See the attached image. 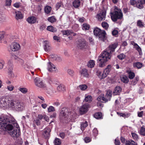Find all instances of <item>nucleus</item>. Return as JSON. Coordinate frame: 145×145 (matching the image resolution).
Masks as SVG:
<instances>
[{"label":"nucleus","mask_w":145,"mask_h":145,"mask_svg":"<svg viewBox=\"0 0 145 145\" xmlns=\"http://www.w3.org/2000/svg\"><path fill=\"white\" fill-rule=\"evenodd\" d=\"M19 125L15 119L12 116H5L0 118V129L11 131L9 134L14 137H18L20 134Z\"/></svg>","instance_id":"obj_1"},{"label":"nucleus","mask_w":145,"mask_h":145,"mask_svg":"<svg viewBox=\"0 0 145 145\" xmlns=\"http://www.w3.org/2000/svg\"><path fill=\"white\" fill-rule=\"evenodd\" d=\"M118 45L117 43L111 44L106 50L102 52L97 60L98 62H100L99 65L100 67H103L105 65L106 62L111 58L112 53L115 51Z\"/></svg>","instance_id":"obj_2"},{"label":"nucleus","mask_w":145,"mask_h":145,"mask_svg":"<svg viewBox=\"0 0 145 145\" xmlns=\"http://www.w3.org/2000/svg\"><path fill=\"white\" fill-rule=\"evenodd\" d=\"M114 8L113 11L110 12V16L112 20L116 22L118 20L121 19L123 18V15L121 9L116 6H114Z\"/></svg>","instance_id":"obj_3"},{"label":"nucleus","mask_w":145,"mask_h":145,"mask_svg":"<svg viewBox=\"0 0 145 145\" xmlns=\"http://www.w3.org/2000/svg\"><path fill=\"white\" fill-rule=\"evenodd\" d=\"M10 105L13 110L17 111H22L24 109L23 105L18 102L11 100Z\"/></svg>","instance_id":"obj_4"},{"label":"nucleus","mask_w":145,"mask_h":145,"mask_svg":"<svg viewBox=\"0 0 145 145\" xmlns=\"http://www.w3.org/2000/svg\"><path fill=\"white\" fill-rule=\"evenodd\" d=\"M111 68V66L108 65L107 67L105 69L103 73H102V72L100 71H98L97 72V76L101 79L104 78L107 76V75L109 74Z\"/></svg>","instance_id":"obj_5"},{"label":"nucleus","mask_w":145,"mask_h":145,"mask_svg":"<svg viewBox=\"0 0 145 145\" xmlns=\"http://www.w3.org/2000/svg\"><path fill=\"white\" fill-rule=\"evenodd\" d=\"M93 32L95 35L98 36L99 40L104 41L106 34L105 31L101 30L98 28L96 27L94 29Z\"/></svg>","instance_id":"obj_6"},{"label":"nucleus","mask_w":145,"mask_h":145,"mask_svg":"<svg viewBox=\"0 0 145 145\" xmlns=\"http://www.w3.org/2000/svg\"><path fill=\"white\" fill-rule=\"evenodd\" d=\"M69 114L67 108H63L59 114L60 120L61 121L66 120L68 117Z\"/></svg>","instance_id":"obj_7"},{"label":"nucleus","mask_w":145,"mask_h":145,"mask_svg":"<svg viewBox=\"0 0 145 145\" xmlns=\"http://www.w3.org/2000/svg\"><path fill=\"white\" fill-rule=\"evenodd\" d=\"M77 47L79 49L84 50L88 48L87 43L84 39H79L78 40Z\"/></svg>","instance_id":"obj_8"},{"label":"nucleus","mask_w":145,"mask_h":145,"mask_svg":"<svg viewBox=\"0 0 145 145\" xmlns=\"http://www.w3.org/2000/svg\"><path fill=\"white\" fill-rule=\"evenodd\" d=\"M47 69L50 72L57 73L59 71L58 69L56 66L50 61L47 63Z\"/></svg>","instance_id":"obj_9"},{"label":"nucleus","mask_w":145,"mask_h":145,"mask_svg":"<svg viewBox=\"0 0 145 145\" xmlns=\"http://www.w3.org/2000/svg\"><path fill=\"white\" fill-rule=\"evenodd\" d=\"M34 82L35 85L39 88H43L44 87V85L42 80L39 77L35 78Z\"/></svg>","instance_id":"obj_10"},{"label":"nucleus","mask_w":145,"mask_h":145,"mask_svg":"<svg viewBox=\"0 0 145 145\" xmlns=\"http://www.w3.org/2000/svg\"><path fill=\"white\" fill-rule=\"evenodd\" d=\"M89 106V105L88 103L85 104L82 106L80 108V113L82 114L85 113L88 111Z\"/></svg>","instance_id":"obj_11"},{"label":"nucleus","mask_w":145,"mask_h":145,"mask_svg":"<svg viewBox=\"0 0 145 145\" xmlns=\"http://www.w3.org/2000/svg\"><path fill=\"white\" fill-rule=\"evenodd\" d=\"M20 48V44L16 42L12 43L10 45V49L12 51L15 52L19 50Z\"/></svg>","instance_id":"obj_12"},{"label":"nucleus","mask_w":145,"mask_h":145,"mask_svg":"<svg viewBox=\"0 0 145 145\" xmlns=\"http://www.w3.org/2000/svg\"><path fill=\"white\" fill-rule=\"evenodd\" d=\"M106 13L105 12H101L98 14L96 16V18L99 21L104 20L105 19Z\"/></svg>","instance_id":"obj_13"},{"label":"nucleus","mask_w":145,"mask_h":145,"mask_svg":"<svg viewBox=\"0 0 145 145\" xmlns=\"http://www.w3.org/2000/svg\"><path fill=\"white\" fill-rule=\"evenodd\" d=\"M112 94V92L111 90H109L107 91L105 97V103L110 101Z\"/></svg>","instance_id":"obj_14"},{"label":"nucleus","mask_w":145,"mask_h":145,"mask_svg":"<svg viewBox=\"0 0 145 145\" xmlns=\"http://www.w3.org/2000/svg\"><path fill=\"white\" fill-rule=\"evenodd\" d=\"M37 18L34 16H31L29 17L27 19V21L29 24H34L37 21Z\"/></svg>","instance_id":"obj_15"},{"label":"nucleus","mask_w":145,"mask_h":145,"mask_svg":"<svg viewBox=\"0 0 145 145\" xmlns=\"http://www.w3.org/2000/svg\"><path fill=\"white\" fill-rule=\"evenodd\" d=\"M15 18L17 20L22 19L23 18V16L22 13L20 11L15 12Z\"/></svg>","instance_id":"obj_16"},{"label":"nucleus","mask_w":145,"mask_h":145,"mask_svg":"<svg viewBox=\"0 0 145 145\" xmlns=\"http://www.w3.org/2000/svg\"><path fill=\"white\" fill-rule=\"evenodd\" d=\"M81 75L84 77H88L89 76V74L88 72V71L86 69H83L80 72Z\"/></svg>","instance_id":"obj_17"},{"label":"nucleus","mask_w":145,"mask_h":145,"mask_svg":"<svg viewBox=\"0 0 145 145\" xmlns=\"http://www.w3.org/2000/svg\"><path fill=\"white\" fill-rule=\"evenodd\" d=\"M121 91V88L119 86H117L115 87L113 93L114 95H119Z\"/></svg>","instance_id":"obj_18"},{"label":"nucleus","mask_w":145,"mask_h":145,"mask_svg":"<svg viewBox=\"0 0 145 145\" xmlns=\"http://www.w3.org/2000/svg\"><path fill=\"white\" fill-rule=\"evenodd\" d=\"M65 90L64 86L62 84H60L57 87V91L59 92H63Z\"/></svg>","instance_id":"obj_19"},{"label":"nucleus","mask_w":145,"mask_h":145,"mask_svg":"<svg viewBox=\"0 0 145 145\" xmlns=\"http://www.w3.org/2000/svg\"><path fill=\"white\" fill-rule=\"evenodd\" d=\"M117 114L119 116H122L124 118H128L130 115V114L129 113H122L117 112Z\"/></svg>","instance_id":"obj_20"},{"label":"nucleus","mask_w":145,"mask_h":145,"mask_svg":"<svg viewBox=\"0 0 145 145\" xmlns=\"http://www.w3.org/2000/svg\"><path fill=\"white\" fill-rule=\"evenodd\" d=\"M54 145H61V141L60 139L56 137L53 141Z\"/></svg>","instance_id":"obj_21"},{"label":"nucleus","mask_w":145,"mask_h":145,"mask_svg":"<svg viewBox=\"0 0 145 145\" xmlns=\"http://www.w3.org/2000/svg\"><path fill=\"white\" fill-rule=\"evenodd\" d=\"M121 79L122 82L125 83H127L129 82L128 78L125 75H123L121 76Z\"/></svg>","instance_id":"obj_22"},{"label":"nucleus","mask_w":145,"mask_h":145,"mask_svg":"<svg viewBox=\"0 0 145 145\" xmlns=\"http://www.w3.org/2000/svg\"><path fill=\"white\" fill-rule=\"evenodd\" d=\"M51 44L48 41H46V52H49L51 50Z\"/></svg>","instance_id":"obj_23"},{"label":"nucleus","mask_w":145,"mask_h":145,"mask_svg":"<svg viewBox=\"0 0 145 145\" xmlns=\"http://www.w3.org/2000/svg\"><path fill=\"white\" fill-rule=\"evenodd\" d=\"M80 0H75L73 3V5L74 7L77 8L80 6Z\"/></svg>","instance_id":"obj_24"},{"label":"nucleus","mask_w":145,"mask_h":145,"mask_svg":"<svg viewBox=\"0 0 145 145\" xmlns=\"http://www.w3.org/2000/svg\"><path fill=\"white\" fill-rule=\"evenodd\" d=\"M47 29L53 33L56 32L57 31V29L56 28L54 27H53L51 25L48 26L47 28Z\"/></svg>","instance_id":"obj_25"},{"label":"nucleus","mask_w":145,"mask_h":145,"mask_svg":"<svg viewBox=\"0 0 145 145\" xmlns=\"http://www.w3.org/2000/svg\"><path fill=\"white\" fill-rule=\"evenodd\" d=\"M95 65L94 61L93 60H90L88 63L87 66L89 67L92 68L94 67Z\"/></svg>","instance_id":"obj_26"},{"label":"nucleus","mask_w":145,"mask_h":145,"mask_svg":"<svg viewBox=\"0 0 145 145\" xmlns=\"http://www.w3.org/2000/svg\"><path fill=\"white\" fill-rule=\"evenodd\" d=\"M136 7L139 9H142L144 7L143 4H142L140 0H138L137 1Z\"/></svg>","instance_id":"obj_27"},{"label":"nucleus","mask_w":145,"mask_h":145,"mask_svg":"<svg viewBox=\"0 0 145 145\" xmlns=\"http://www.w3.org/2000/svg\"><path fill=\"white\" fill-rule=\"evenodd\" d=\"M23 141L21 138H17L16 140L14 145H22L23 143Z\"/></svg>","instance_id":"obj_28"},{"label":"nucleus","mask_w":145,"mask_h":145,"mask_svg":"<svg viewBox=\"0 0 145 145\" xmlns=\"http://www.w3.org/2000/svg\"><path fill=\"white\" fill-rule=\"evenodd\" d=\"M59 57L57 55L55 54H51L49 56L48 60L49 61L50 59H52L53 60H57Z\"/></svg>","instance_id":"obj_29"},{"label":"nucleus","mask_w":145,"mask_h":145,"mask_svg":"<svg viewBox=\"0 0 145 145\" xmlns=\"http://www.w3.org/2000/svg\"><path fill=\"white\" fill-rule=\"evenodd\" d=\"M125 145H137V143L132 140L126 141Z\"/></svg>","instance_id":"obj_30"},{"label":"nucleus","mask_w":145,"mask_h":145,"mask_svg":"<svg viewBox=\"0 0 145 145\" xmlns=\"http://www.w3.org/2000/svg\"><path fill=\"white\" fill-rule=\"evenodd\" d=\"M133 66L135 67H137L138 69H140L142 66V64L140 62H137L133 64Z\"/></svg>","instance_id":"obj_31"},{"label":"nucleus","mask_w":145,"mask_h":145,"mask_svg":"<svg viewBox=\"0 0 145 145\" xmlns=\"http://www.w3.org/2000/svg\"><path fill=\"white\" fill-rule=\"evenodd\" d=\"M46 139L48 140L50 137V133L51 131V129L50 128L47 127L46 128Z\"/></svg>","instance_id":"obj_32"},{"label":"nucleus","mask_w":145,"mask_h":145,"mask_svg":"<svg viewBox=\"0 0 145 145\" xmlns=\"http://www.w3.org/2000/svg\"><path fill=\"white\" fill-rule=\"evenodd\" d=\"M94 117L97 119H101L102 117V114L101 112H96L94 115Z\"/></svg>","instance_id":"obj_33"},{"label":"nucleus","mask_w":145,"mask_h":145,"mask_svg":"<svg viewBox=\"0 0 145 145\" xmlns=\"http://www.w3.org/2000/svg\"><path fill=\"white\" fill-rule=\"evenodd\" d=\"M105 97H104V95L103 94H101L100 96L97 97V100L98 101H101L102 102L105 103Z\"/></svg>","instance_id":"obj_34"},{"label":"nucleus","mask_w":145,"mask_h":145,"mask_svg":"<svg viewBox=\"0 0 145 145\" xmlns=\"http://www.w3.org/2000/svg\"><path fill=\"white\" fill-rule=\"evenodd\" d=\"M88 125V122L86 121L81 123V129L82 131L84 130V128Z\"/></svg>","instance_id":"obj_35"},{"label":"nucleus","mask_w":145,"mask_h":145,"mask_svg":"<svg viewBox=\"0 0 145 145\" xmlns=\"http://www.w3.org/2000/svg\"><path fill=\"white\" fill-rule=\"evenodd\" d=\"M88 88L87 86L85 84H82L80 85L78 87V88L82 91H84L86 89Z\"/></svg>","instance_id":"obj_36"},{"label":"nucleus","mask_w":145,"mask_h":145,"mask_svg":"<svg viewBox=\"0 0 145 145\" xmlns=\"http://www.w3.org/2000/svg\"><path fill=\"white\" fill-rule=\"evenodd\" d=\"M129 75V78L130 79H133L135 76V73L131 71L127 72Z\"/></svg>","instance_id":"obj_37"},{"label":"nucleus","mask_w":145,"mask_h":145,"mask_svg":"<svg viewBox=\"0 0 145 145\" xmlns=\"http://www.w3.org/2000/svg\"><path fill=\"white\" fill-rule=\"evenodd\" d=\"M48 21L52 23H53L56 21V19L54 16H52L49 17L48 19Z\"/></svg>","instance_id":"obj_38"},{"label":"nucleus","mask_w":145,"mask_h":145,"mask_svg":"<svg viewBox=\"0 0 145 145\" xmlns=\"http://www.w3.org/2000/svg\"><path fill=\"white\" fill-rule=\"evenodd\" d=\"M90 26L89 25L86 24H84L82 26V29L83 30H88L89 29Z\"/></svg>","instance_id":"obj_39"},{"label":"nucleus","mask_w":145,"mask_h":145,"mask_svg":"<svg viewBox=\"0 0 145 145\" xmlns=\"http://www.w3.org/2000/svg\"><path fill=\"white\" fill-rule=\"evenodd\" d=\"M18 90L22 93L24 94H25L28 91L27 89L25 88H20Z\"/></svg>","instance_id":"obj_40"},{"label":"nucleus","mask_w":145,"mask_h":145,"mask_svg":"<svg viewBox=\"0 0 145 145\" xmlns=\"http://www.w3.org/2000/svg\"><path fill=\"white\" fill-rule=\"evenodd\" d=\"M92 97L91 95L86 96L84 99L85 101L90 103L92 101Z\"/></svg>","instance_id":"obj_41"},{"label":"nucleus","mask_w":145,"mask_h":145,"mask_svg":"<svg viewBox=\"0 0 145 145\" xmlns=\"http://www.w3.org/2000/svg\"><path fill=\"white\" fill-rule=\"evenodd\" d=\"M4 104V106H7L8 105L9 102L8 99L7 98H3L2 99Z\"/></svg>","instance_id":"obj_42"},{"label":"nucleus","mask_w":145,"mask_h":145,"mask_svg":"<svg viewBox=\"0 0 145 145\" xmlns=\"http://www.w3.org/2000/svg\"><path fill=\"white\" fill-rule=\"evenodd\" d=\"M139 80V77H138L137 76L135 77V79L132 80V81L131 82V84L133 85H135L137 82Z\"/></svg>","instance_id":"obj_43"},{"label":"nucleus","mask_w":145,"mask_h":145,"mask_svg":"<svg viewBox=\"0 0 145 145\" xmlns=\"http://www.w3.org/2000/svg\"><path fill=\"white\" fill-rule=\"evenodd\" d=\"M117 57L120 59L123 60L125 59V56L123 53H122L118 55Z\"/></svg>","instance_id":"obj_44"},{"label":"nucleus","mask_w":145,"mask_h":145,"mask_svg":"<svg viewBox=\"0 0 145 145\" xmlns=\"http://www.w3.org/2000/svg\"><path fill=\"white\" fill-rule=\"evenodd\" d=\"M5 64L4 61L3 59H0V70L3 69Z\"/></svg>","instance_id":"obj_45"},{"label":"nucleus","mask_w":145,"mask_h":145,"mask_svg":"<svg viewBox=\"0 0 145 145\" xmlns=\"http://www.w3.org/2000/svg\"><path fill=\"white\" fill-rule=\"evenodd\" d=\"M102 25L103 27L105 29H107L108 27V25L105 22H103L101 24Z\"/></svg>","instance_id":"obj_46"},{"label":"nucleus","mask_w":145,"mask_h":145,"mask_svg":"<svg viewBox=\"0 0 145 145\" xmlns=\"http://www.w3.org/2000/svg\"><path fill=\"white\" fill-rule=\"evenodd\" d=\"M52 10L51 7L48 6H46V13L49 14V13Z\"/></svg>","instance_id":"obj_47"},{"label":"nucleus","mask_w":145,"mask_h":145,"mask_svg":"<svg viewBox=\"0 0 145 145\" xmlns=\"http://www.w3.org/2000/svg\"><path fill=\"white\" fill-rule=\"evenodd\" d=\"M140 134L142 135H145V129L143 127H141L140 130Z\"/></svg>","instance_id":"obj_48"},{"label":"nucleus","mask_w":145,"mask_h":145,"mask_svg":"<svg viewBox=\"0 0 145 145\" xmlns=\"http://www.w3.org/2000/svg\"><path fill=\"white\" fill-rule=\"evenodd\" d=\"M137 25L140 27H142L144 26L143 23L140 20H138L137 22Z\"/></svg>","instance_id":"obj_49"},{"label":"nucleus","mask_w":145,"mask_h":145,"mask_svg":"<svg viewBox=\"0 0 145 145\" xmlns=\"http://www.w3.org/2000/svg\"><path fill=\"white\" fill-rule=\"evenodd\" d=\"M14 88V87L12 85H10L8 86H7V89L10 91H12Z\"/></svg>","instance_id":"obj_50"},{"label":"nucleus","mask_w":145,"mask_h":145,"mask_svg":"<svg viewBox=\"0 0 145 145\" xmlns=\"http://www.w3.org/2000/svg\"><path fill=\"white\" fill-rule=\"evenodd\" d=\"M8 71H12L13 67L12 64L11 63L10 64L8 63Z\"/></svg>","instance_id":"obj_51"},{"label":"nucleus","mask_w":145,"mask_h":145,"mask_svg":"<svg viewBox=\"0 0 145 145\" xmlns=\"http://www.w3.org/2000/svg\"><path fill=\"white\" fill-rule=\"evenodd\" d=\"M48 110L49 112H54L55 111L54 108L52 106H50L48 108Z\"/></svg>","instance_id":"obj_52"},{"label":"nucleus","mask_w":145,"mask_h":145,"mask_svg":"<svg viewBox=\"0 0 145 145\" xmlns=\"http://www.w3.org/2000/svg\"><path fill=\"white\" fill-rule=\"evenodd\" d=\"M67 73L69 75L71 76H72L74 74L73 71L71 69H69L68 70Z\"/></svg>","instance_id":"obj_53"},{"label":"nucleus","mask_w":145,"mask_h":145,"mask_svg":"<svg viewBox=\"0 0 145 145\" xmlns=\"http://www.w3.org/2000/svg\"><path fill=\"white\" fill-rule=\"evenodd\" d=\"M62 4L61 2L58 3L56 5V10H57L61 7L62 6Z\"/></svg>","instance_id":"obj_54"},{"label":"nucleus","mask_w":145,"mask_h":145,"mask_svg":"<svg viewBox=\"0 0 145 145\" xmlns=\"http://www.w3.org/2000/svg\"><path fill=\"white\" fill-rule=\"evenodd\" d=\"M63 34L66 35H69L70 34V32L68 30L63 31H62Z\"/></svg>","instance_id":"obj_55"},{"label":"nucleus","mask_w":145,"mask_h":145,"mask_svg":"<svg viewBox=\"0 0 145 145\" xmlns=\"http://www.w3.org/2000/svg\"><path fill=\"white\" fill-rule=\"evenodd\" d=\"M4 33L3 32H0V41L2 40L4 37Z\"/></svg>","instance_id":"obj_56"},{"label":"nucleus","mask_w":145,"mask_h":145,"mask_svg":"<svg viewBox=\"0 0 145 145\" xmlns=\"http://www.w3.org/2000/svg\"><path fill=\"white\" fill-rule=\"evenodd\" d=\"M93 132L94 135L95 136L98 134V131L96 128H94L93 130Z\"/></svg>","instance_id":"obj_57"},{"label":"nucleus","mask_w":145,"mask_h":145,"mask_svg":"<svg viewBox=\"0 0 145 145\" xmlns=\"http://www.w3.org/2000/svg\"><path fill=\"white\" fill-rule=\"evenodd\" d=\"M34 121L37 125H39L40 124V120L37 118H36Z\"/></svg>","instance_id":"obj_58"},{"label":"nucleus","mask_w":145,"mask_h":145,"mask_svg":"<svg viewBox=\"0 0 145 145\" xmlns=\"http://www.w3.org/2000/svg\"><path fill=\"white\" fill-rule=\"evenodd\" d=\"M8 75L11 78H13L14 76V75L12 71H8Z\"/></svg>","instance_id":"obj_59"},{"label":"nucleus","mask_w":145,"mask_h":145,"mask_svg":"<svg viewBox=\"0 0 145 145\" xmlns=\"http://www.w3.org/2000/svg\"><path fill=\"white\" fill-rule=\"evenodd\" d=\"M37 118L40 120L43 118H45V117L44 115H42V114H39Z\"/></svg>","instance_id":"obj_60"},{"label":"nucleus","mask_w":145,"mask_h":145,"mask_svg":"<svg viewBox=\"0 0 145 145\" xmlns=\"http://www.w3.org/2000/svg\"><path fill=\"white\" fill-rule=\"evenodd\" d=\"M65 135V134L63 132H61L59 134V136L62 139L64 138Z\"/></svg>","instance_id":"obj_61"},{"label":"nucleus","mask_w":145,"mask_h":145,"mask_svg":"<svg viewBox=\"0 0 145 145\" xmlns=\"http://www.w3.org/2000/svg\"><path fill=\"white\" fill-rule=\"evenodd\" d=\"M11 1V0H6V6L10 5Z\"/></svg>","instance_id":"obj_62"},{"label":"nucleus","mask_w":145,"mask_h":145,"mask_svg":"<svg viewBox=\"0 0 145 145\" xmlns=\"http://www.w3.org/2000/svg\"><path fill=\"white\" fill-rule=\"evenodd\" d=\"M112 33L113 36H116L118 35V31L117 30L115 29L112 31Z\"/></svg>","instance_id":"obj_63"},{"label":"nucleus","mask_w":145,"mask_h":145,"mask_svg":"<svg viewBox=\"0 0 145 145\" xmlns=\"http://www.w3.org/2000/svg\"><path fill=\"white\" fill-rule=\"evenodd\" d=\"M130 2L131 5L134 6L136 4L137 1L134 0H131Z\"/></svg>","instance_id":"obj_64"}]
</instances>
